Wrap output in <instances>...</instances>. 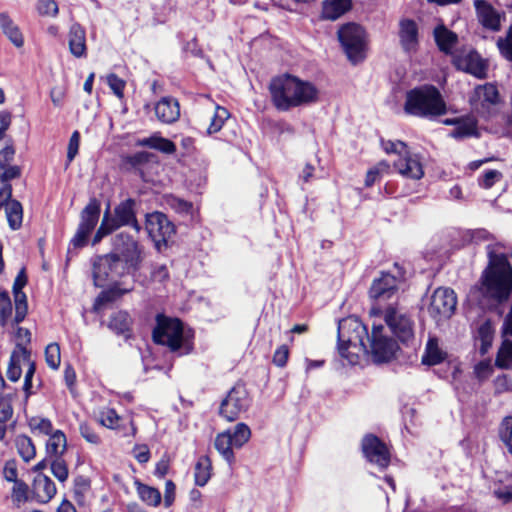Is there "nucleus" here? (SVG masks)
<instances>
[{
    "mask_svg": "<svg viewBox=\"0 0 512 512\" xmlns=\"http://www.w3.org/2000/svg\"><path fill=\"white\" fill-rule=\"evenodd\" d=\"M454 64L459 69L478 79L487 77L488 63L475 50L458 53L454 56Z\"/></svg>",
    "mask_w": 512,
    "mask_h": 512,
    "instance_id": "nucleus-18",
    "label": "nucleus"
},
{
    "mask_svg": "<svg viewBox=\"0 0 512 512\" xmlns=\"http://www.w3.org/2000/svg\"><path fill=\"white\" fill-rule=\"evenodd\" d=\"M130 324L129 314L125 311H118L112 314L108 326L117 334H123L129 330Z\"/></svg>",
    "mask_w": 512,
    "mask_h": 512,
    "instance_id": "nucleus-43",
    "label": "nucleus"
},
{
    "mask_svg": "<svg viewBox=\"0 0 512 512\" xmlns=\"http://www.w3.org/2000/svg\"><path fill=\"white\" fill-rule=\"evenodd\" d=\"M33 494L39 503H47L56 494V486L48 476L38 474L33 482Z\"/></svg>",
    "mask_w": 512,
    "mask_h": 512,
    "instance_id": "nucleus-27",
    "label": "nucleus"
},
{
    "mask_svg": "<svg viewBox=\"0 0 512 512\" xmlns=\"http://www.w3.org/2000/svg\"><path fill=\"white\" fill-rule=\"evenodd\" d=\"M500 102V95L497 87L494 84L486 83L478 85L470 97V104L473 109L482 113H489L491 106Z\"/></svg>",
    "mask_w": 512,
    "mask_h": 512,
    "instance_id": "nucleus-20",
    "label": "nucleus"
},
{
    "mask_svg": "<svg viewBox=\"0 0 512 512\" xmlns=\"http://www.w3.org/2000/svg\"><path fill=\"white\" fill-rule=\"evenodd\" d=\"M111 254L129 273L138 270L142 261V248L139 243L124 233H119L114 237Z\"/></svg>",
    "mask_w": 512,
    "mask_h": 512,
    "instance_id": "nucleus-7",
    "label": "nucleus"
},
{
    "mask_svg": "<svg viewBox=\"0 0 512 512\" xmlns=\"http://www.w3.org/2000/svg\"><path fill=\"white\" fill-rule=\"evenodd\" d=\"M68 44L73 56L77 58L86 56V32L80 24L74 23L71 25L68 34Z\"/></svg>",
    "mask_w": 512,
    "mask_h": 512,
    "instance_id": "nucleus-26",
    "label": "nucleus"
},
{
    "mask_svg": "<svg viewBox=\"0 0 512 512\" xmlns=\"http://www.w3.org/2000/svg\"><path fill=\"white\" fill-rule=\"evenodd\" d=\"M496 364L501 368L512 367V342H503L496 358Z\"/></svg>",
    "mask_w": 512,
    "mask_h": 512,
    "instance_id": "nucleus-52",
    "label": "nucleus"
},
{
    "mask_svg": "<svg viewBox=\"0 0 512 512\" xmlns=\"http://www.w3.org/2000/svg\"><path fill=\"white\" fill-rule=\"evenodd\" d=\"M455 292L449 288H438L432 296L428 307L430 316L437 322L449 319L456 309Z\"/></svg>",
    "mask_w": 512,
    "mask_h": 512,
    "instance_id": "nucleus-14",
    "label": "nucleus"
},
{
    "mask_svg": "<svg viewBox=\"0 0 512 512\" xmlns=\"http://www.w3.org/2000/svg\"><path fill=\"white\" fill-rule=\"evenodd\" d=\"M499 437L507 450L512 454V416L503 419L499 428Z\"/></svg>",
    "mask_w": 512,
    "mask_h": 512,
    "instance_id": "nucleus-51",
    "label": "nucleus"
},
{
    "mask_svg": "<svg viewBox=\"0 0 512 512\" xmlns=\"http://www.w3.org/2000/svg\"><path fill=\"white\" fill-rule=\"evenodd\" d=\"M399 39L402 49L406 53L415 52L419 45L418 26L411 19H402L399 22Z\"/></svg>",
    "mask_w": 512,
    "mask_h": 512,
    "instance_id": "nucleus-23",
    "label": "nucleus"
},
{
    "mask_svg": "<svg viewBox=\"0 0 512 512\" xmlns=\"http://www.w3.org/2000/svg\"><path fill=\"white\" fill-rule=\"evenodd\" d=\"M352 7L351 0H324L322 16L326 20H337Z\"/></svg>",
    "mask_w": 512,
    "mask_h": 512,
    "instance_id": "nucleus-33",
    "label": "nucleus"
},
{
    "mask_svg": "<svg viewBox=\"0 0 512 512\" xmlns=\"http://www.w3.org/2000/svg\"><path fill=\"white\" fill-rule=\"evenodd\" d=\"M251 437V430L245 423H238L233 429L223 431L215 437L214 447L221 457L232 467L235 463L233 448L244 446Z\"/></svg>",
    "mask_w": 512,
    "mask_h": 512,
    "instance_id": "nucleus-6",
    "label": "nucleus"
},
{
    "mask_svg": "<svg viewBox=\"0 0 512 512\" xmlns=\"http://www.w3.org/2000/svg\"><path fill=\"white\" fill-rule=\"evenodd\" d=\"M50 461L51 472L53 476L60 482H65L68 479L69 471L64 457L51 458Z\"/></svg>",
    "mask_w": 512,
    "mask_h": 512,
    "instance_id": "nucleus-47",
    "label": "nucleus"
},
{
    "mask_svg": "<svg viewBox=\"0 0 512 512\" xmlns=\"http://www.w3.org/2000/svg\"><path fill=\"white\" fill-rule=\"evenodd\" d=\"M26 284V277L24 275V272L21 271L17 278L15 279L14 285H13V293L15 296V302H16V322H20L23 320L25 313H26V305H25V299L26 296L22 292V288Z\"/></svg>",
    "mask_w": 512,
    "mask_h": 512,
    "instance_id": "nucleus-34",
    "label": "nucleus"
},
{
    "mask_svg": "<svg viewBox=\"0 0 512 512\" xmlns=\"http://www.w3.org/2000/svg\"><path fill=\"white\" fill-rule=\"evenodd\" d=\"M145 227L158 249L161 245H166L176 233L175 225L165 214L158 211L146 215Z\"/></svg>",
    "mask_w": 512,
    "mask_h": 512,
    "instance_id": "nucleus-13",
    "label": "nucleus"
},
{
    "mask_svg": "<svg viewBox=\"0 0 512 512\" xmlns=\"http://www.w3.org/2000/svg\"><path fill=\"white\" fill-rule=\"evenodd\" d=\"M444 125H457V128H476L477 121L473 115L460 116L456 118H447L442 120Z\"/></svg>",
    "mask_w": 512,
    "mask_h": 512,
    "instance_id": "nucleus-55",
    "label": "nucleus"
},
{
    "mask_svg": "<svg viewBox=\"0 0 512 512\" xmlns=\"http://www.w3.org/2000/svg\"><path fill=\"white\" fill-rule=\"evenodd\" d=\"M80 144V134L77 130L74 131L72 134L69 143H68V150H67V160L68 163L72 162L75 156L78 153Z\"/></svg>",
    "mask_w": 512,
    "mask_h": 512,
    "instance_id": "nucleus-64",
    "label": "nucleus"
},
{
    "mask_svg": "<svg viewBox=\"0 0 512 512\" xmlns=\"http://www.w3.org/2000/svg\"><path fill=\"white\" fill-rule=\"evenodd\" d=\"M136 144L139 146H147L167 154H171L175 151V145L172 141L156 134L151 137L138 140Z\"/></svg>",
    "mask_w": 512,
    "mask_h": 512,
    "instance_id": "nucleus-40",
    "label": "nucleus"
},
{
    "mask_svg": "<svg viewBox=\"0 0 512 512\" xmlns=\"http://www.w3.org/2000/svg\"><path fill=\"white\" fill-rule=\"evenodd\" d=\"M106 82L109 88L119 99L123 98L126 86V82L123 79L114 73H110L106 76Z\"/></svg>",
    "mask_w": 512,
    "mask_h": 512,
    "instance_id": "nucleus-57",
    "label": "nucleus"
},
{
    "mask_svg": "<svg viewBox=\"0 0 512 512\" xmlns=\"http://www.w3.org/2000/svg\"><path fill=\"white\" fill-rule=\"evenodd\" d=\"M36 10L41 16L56 17L59 12L58 4L55 0H38Z\"/></svg>",
    "mask_w": 512,
    "mask_h": 512,
    "instance_id": "nucleus-53",
    "label": "nucleus"
},
{
    "mask_svg": "<svg viewBox=\"0 0 512 512\" xmlns=\"http://www.w3.org/2000/svg\"><path fill=\"white\" fill-rule=\"evenodd\" d=\"M28 485L23 482H15L11 491V499L13 504L19 508L22 504L28 501Z\"/></svg>",
    "mask_w": 512,
    "mask_h": 512,
    "instance_id": "nucleus-49",
    "label": "nucleus"
},
{
    "mask_svg": "<svg viewBox=\"0 0 512 512\" xmlns=\"http://www.w3.org/2000/svg\"><path fill=\"white\" fill-rule=\"evenodd\" d=\"M338 39L347 55L354 64L365 58V32L355 23H347L338 31Z\"/></svg>",
    "mask_w": 512,
    "mask_h": 512,
    "instance_id": "nucleus-9",
    "label": "nucleus"
},
{
    "mask_svg": "<svg viewBox=\"0 0 512 512\" xmlns=\"http://www.w3.org/2000/svg\"><path fill=\"white\" fill-rule=\"evenodd\" d=\"M45 446L47 459L64 457L67 453V437L65 433L56 429L48 436Z\"/></svg>",
    "mask_w": 512,
    "mask_h": 512,
    "instance_id": "nucleus-29",
    "label": "nucleus"
},
{
    "mask_svg": "<svg viewBox=\"0 0 512 512\" xmlns=\"http://www.w3.org/2000/svg\"><path fill=\"white\" fill-rule=\"evenodd\" d=\"M113 231H115V226H112L110 224V222L108 220V210H106L103 215L101 224L93 238L92 244L96 245L97 243H99L102 240L103 237L112 233Z\"/></svg>",
    "mask_w": 512,
    "mask_h": 512,
    "instance_id": "nucleus-59",
    "label": "nucleus"
},
{
    "mask_svg": "<svg viewBox=\"0 0 512 512\" xmlns=\"http://www.w3.org/2000/svg\"><path fill=\"white\" fill-rule=\"evenodd\" d=\"M338 351L340 356L346 359L349 364L355 365L359 362V353L361 351L349 347L347 342H338ZM364 352L366 353L367 351Z\"/></svg>",
    "mask_w": 512,
    "mask_h": 512,
    "instance_id": "nucleus-56",
    "label": "nucleus"
},
{
    "mask_svg": "<svg viewBox=\"0 0 512 512\" xmlns=\"http://www.w3.org/2000/svg\"><path fill=\"white\" fill-rule=\"evenodd\" d=\"M269 90L274 106L280 111L307 106L319 98V91L312 82L290 74L273 78Z\"/></svg>",
    "mask_w": 512,
    "mask_h": 512,
    "instance_id": "nucleus-1",
    "label": "nucleus"
},
{
    "mask_svg": "<svg viewBox=\"0 0 512 512\" xmlns=\"http://www.w3.org/2000/svg\"><path fill=\"white\" fill-rule=\"evenodd\" d=\"M434 38L439 50L448 55L453 53V48L458 42L457 34L444 25H439L434 29Z\"/></svg>",
    "mask_w": 512,
    "mask_h": 512,
    "instance_id": "nucleus-32",
    "label": "nucleus"
},
{
    "mask_svg": "<svg viewBox=\"0 0 512 512\" xmlns=\"http://www.w3.org/2000/svg\"><path fill=\"white\" fill-rule=\"evenodd\" d=\"M155 114L163 124H173L180 117L178 101L172 97H163L155 105Z\"/></svg>",
    "mask_w": 512,
    "mask_h": 512,
    "instance_id": "nucleus-24",
    "label": "nucleus"
},
{
    "mask_svg": "<svg viewBox=\"0 0 512 512\" xmlns=\"http://www.w3.org/2000/svg\"><path fill=\"white\" fill-rule=\"evenodd\" d=\"M15 396L14 392L0 395V422H8L13 417L12 402Z\"/></svg>",
    "mask_w": 512,
    "mask_h": 512,
    "instance_id": "nucleus-46",
    "label": "nucleus"
},
{
    "mask_svg": "<svg viewBox=\"0 0 512 512\" xmlns=\"http://www.w3.org/2000/svg\"><path fill=\"white\" fill-rule=\"evenodd\" d=\"M447 358V351L444 350L439 339L436 337H429L425 351L422 355V363L428 366H434L442 363Z\"/></svg>",
    "mask_w": 512,
    "mask_h": 512,
    "instance_id": "nucleus-30",
    "label": "nucleus"
},
{
    "mask_svg": "<svg viewBox=\"0 0 512 512\" xmlns=\"http://www.w3.org/2000/svg\"><path fill=\"white\" fill-rule=\"evenodd\" d=\"M474 7L479 23L493 32L501 30V22L505 20L504 12H499L485 0H474Z\"/></svg>",
    "mask_w": 512,
    "mask_h": 512,
    "instance_id": "nucleus-21",
    "label": "nucleus"
},
{
    "mask_svg": "<svg viewBox=\"0 0 512 512\" xmlns=\"http://www.w3.org/2000/svg\"><path fill=\"white\" fill-rule=\"evenodd\" d=\"M124 163L139 171L144 177V171L152 168L154 165H157L158 160L155 154L142 151L126 156L124 158Z\"/></svg>",
    "mask_w": 512,
    "mask_h": 512,
    "instance_id": "nucleus-31",
    "label": "nucleus"
},
{
    "mask_svg": "<svg viewBox=\"0 0 512 512\" xmlns=\"http://www.w3.org/2000/svg\"><path fill=\"white\" fill-rule=\"evenodd\" d=\"M493 371L492 365L489 360H483L477 363L474 367L475 376L479 380L487 379Z\"/></svg>",
    "mask_w": 512,
    "mask_h": 512,
    "instance_id": "nucleus-63",
    "label": "nucleus"
},
{
    "mask_svg": "<svg viewBox=\"0 0 512 512\" xmlns=\"http://www.w3.org/2000/svg\"><path fill=\"white\" fill-rule=\"evenodd\" d=\"M45 361L51 369L57 370L59 368L61 363V353L60 346L57 343H50L46 346Z\"/></svg>",
    "mask_w": 512,
    "mask_h": 512,
    "instance_id": "nucleus-50",
    "label": "nucleus"
},
{
    "mask_svg": "<svg viewBox=\"0 0 512 512\" xmlns=\"http://www.w3.org/2000/svg\"><path fill=\"white\" fill-rule=\"evenodd\" d=\"M25 367L27 368V370L24 377L23 390L26 394V397L28 398L32 394V378L36 370L35 362L31 359V357L29 358Z\"/></svg>",
    "mask_w": 512,
    "mask_h": 512,
    "instance_id": "nucleus-62",
    "label": "nucleus"
},
{
    "mask_svg": "<svg viewBox=\"0 0 512 512\" xmlns=\"http://www.w3.org/2000/svg\"><path fill=\"white\" fill-rule=\"evenodd\" d=\"M367 340L374 361L378 363L390 361L398 350L397 342L387 334L385 327L375 322Z\"/></svg>",
    "mask_w": 512,
    "mask_h": 512,
    "instance_id": "nucleus-10",
    "label": "nucleus"
},
{
    "mask_svg": "<svg viewBox=\"0 0 512 512\" xmlns=\"http://www.w3.org/2000/svg\"><path fill=\"white\" fill-rule=\"evenodd\" d=\"M166 205L173 209L175 212L180 214H189L192 210V204L183 199L168 196L166 197Z\"/></svg>",
    "mask_w": 512,
    "mask_h": 512,
    "instance_id": "nucleus-54",
    "label": "nucleus"
},
{
    "mask_svg": "<svg viewBox=\"0 0 512 512\" xmlns=\"http://www.w3.org/2000/svg\"><path fill=\"white\" fill-rule=\"evenodd\" d=\"M397 274L382 272L379 278L373 280L369 290L370 297L376 302L373 307H380L381 302L391 299L398 293L402 274L395 265Z\"/></svg>",
    "mask_w": 512,
    "mask_h": 512,
    "instance_id": "nucleus-15",
    "label": "nucleus"
},
{
    "mask_svg": "<svg viewBox=\"0 0 512 512\" xmlns=\"http://www.w3.org/2000/svg\"><path fill=\"white\" fill-rule=\"evenodd\" d=\"M15 446L20 457L29 462L36 456V448L32 439L26 435H18L15 438Z\"/></svg>",
    "mask_w": 512,
    "mask_h": 512,
    "instance_id": "nucleus-41",
    "label": "nucleus"
},
{
    "mask_svg": "<svg viewBox=\"0 0 512 512\" xmlns=\"http://www.w3.org/2000/svg\"><path fill=\"white\" fill-rule=\"evenodd\" d=\"M367 327L356 317L339 321L338 342H347L349 347L358 351H367L365 340L368 339Z\"/></svg>",
    "mask_w": 512,
    "mask_h": 512,
    "instance_id": "nucleus-11",
    "label": "nucleus"
},
{
    "mask_svg": "<svg viewBox=\"0 0 512 512\" xmlns=\"http://www.w3.org/2000/svg\"><path fill=\"white\" fill-rule=\"evenodd\" d=\"M0 30L16 48L24 46V35L7 12H0Z\"/></svg>",
    "mask_w": 512,
    "mask_h": 512,
    "instance_id": "nucleus-25",
    "label": "nucleus"
},
{
    "mask_svg": "<svg viewBox=\"0 0 512 512\" xmlns=\"http://www.w3.org/2000/svg\"><path fill=\"white\" fill-rule=\"evenodd\" d=\"M362 450L366 459L376 464L381 469L386 468L390 463V454L386 445L376 436L367 435L362 441Z\"/></svg>",
    "mask_w": 512,
    "mask_h": 512,
    "instance_id": "nucleus-19",
    "label": "nucleus"
},
{
    "mask_svg": "<svg viewBox=\"0 0 512 512\" xmlns=\"http://www.w3.org/2000/svg\"><path fill=\"white\" fill-rule=\"evenodd\" d=\"M14 156L13 140L5 134V130H0V181L4 184L21 176L20 166L12 164Z\"/></svg>",
    "mask_w": 512,
    "mask_h": 512,
    "instance_id": "nucleus-16",
    "label": "nucleus"
},
{
    "mask_svg": "<svg viewBox=\"0 0 512 512\" xmlns=\"http://www.w3.org/2000/svg\"><path fill=\"white\" fill-rule=\"evenodd\" d=\"M501 178H502V173L500 171L488 170L479 179V185L484 189H490Z\"/></svg>",
    "mask_w": 512,
    "mask_h": 512,
    "instance_id": "nucleus-61",
    "label": "nucleus"
},
{
    "mask_svg": "<svg viewBox=\"0 0 512 512\" xmlns=\"http://www.w3.org/2000/svg\"><path fill=\"white\" fill-rule=\"evenodd\" d=\"M496 46L500 55L507 61L512 62V24L505 33V36L499 37Z\"/></svg>",
    "mask_w": 512,
    "mask_h": 512,
    "instance_id": "nucleus-45",
    "label": "nucleus"
},
{
    "mask_svg": "<svg viewBox=\"0 0 512 512\" xmlns=\"http://www.w3.org/2000/svg\"><path fill=\"white\" fill-rule=\"evenodd\" d=\"M370 314L373 316L383 315L385 323L399 340L405 342L413 337V323L399 307L388 305L384 310L381 307H372Z\"/></svg>",
    "mask_w": 512,
    "mask_h": 512,
    "instance_id": "nucleus-8",
    "label": "nucleus"
},
{
    "mask_svg": "<svg viewBox=\"0 0 512 512\" xmlns=\"http://www.w3.org/2000/svg\"><path fill=\"white\" fill-rule=\"evenodd\" d=\"M5 211L9 227L12 230H18L22 226L23 221L22 204L12 199L6 204Z\"/></svg>",
    "mask_w": 512,
    "mask_h": 512,
    "instance_id": "nucleus-38",
    "label": "nucleus"
},
{
    "mask_svg": "<svg viewBox=\"0 0 512 512\" xmlns=\"http://www.w3.org/2000/svg\"><path fill=\"white\" fill-rule=\"evenodd\" d=\"M121 421V416L114 409L104 408L99 413V422L109 429L118 428Z\"/></svg>",
    "mask_w": 512,
    "mask_h": 512,
    "instance_id": "nucleus-48",
    "label": "nucleus"
},
{
    "mask_svg": "<svg viewBox=\"0 0 512 512\" xmlns=\"http://www.w3.org/2000/svg\"><path fill=\"white\" fill-rule=\"evenodd\" d=\"M100 214V203L96 199L90 200L81 213L79 226L92 232L95 228Z\"/></svg>",
    "mask_w": 512,
    "mask_h": 512,
    "instance_id": "nucleus-35",
    "label": "nucleus"
},
{
    "mask_svg": "<svg viewBox=\"0 0 512 512\" xmlns=\"http://www.w3.org/2000/svg\"><path fill=\"white\" fill-rule=\"evenodd\" d=\"M405 111L419 117H436L446 113V104L435 86L423 85L407 93Z\"/></svg>",
    "mask_w": 512,
    "mask_h": 512,
    "instance_id": "nucleus-3",
    "label": "nucleus"
},
{
    "mask_svg": "<svg viewBox=\"0 0 512 512\" xmlns=\"http://www.w3.org/2000/svg\"><path fill=\"white\" fill-rule=\"evenodd\" d=\"M489 263L480 277L482 294L498 302L506 301L512 292V267L504 253L487 246Z\"/></svg>",
    "mask_w": 512,
    "mask_h": 512,
    "instance_id": "nucleus-2",
    "label": "nucleus"
},
{
    "mask_svg": "<svg viewBox=\"0 0 512 512\" xmlns=\"http://www.w3.org/2000/svg\"><path fill=\"white\" fill-rule=\"evenodd\" d=\"M28 426L34 434L49 436L54 429L51 420L41 416H33L28 420Z\"/></svg>",
    "mask_w": 512,
    "mask_h": 512,
    "instance_id": "nucleus-42",
    "label": "nucleus"
},
{
    "mask_svg": "<svg viewBox=\"0 0 512 512\" xmlns=\"http://www.w3.org/2000/svg\"><path fill=\"white\" fill-rule=\"evenodd\" d=\"M139 498L148 506L157 507L161 503V493L157 488L135 481Z\"/></svg>",
    "mask_w": 512,
    "mask_h": 512,
    "instance_id": "nucleus-37",
    "label": "nucleus"
},
{
    "mask_svg": "<svg viewBox=\"0 0 512 512\" xmlns=\"http://www.w3.org/2000/svg\"><path fill=\"white\" fill-rule=\"evenodd\" d=\"M495 329L490 321L482 323L477 331L476 341L480 342L479 351L481 355H485L491 345L494 338Z\"/></svg>",
    "mask_w": 512,
    "mask_h": 512,
    "instance_id": "nucleus-39",
    "label": "nucleus"
},
{
    "mask_svg": "<svg viewBox=\"0 0 512 512\" xmlns=\"http://www.w3.org/2000/svg\"><path fill=\"white\" fill-rule=\"evenodd\" d=\"M230 119L229 111L221 106H217L215 108L214 116L211 120L210 128H222L227 124V121Z\"/></svg>",
    "mask_w": 512,
    "mask_h": 512,
    "instance_id": "nucleus-60",
    "label": "nucleus"
},
{
    "mask_svg": "<svg viewBox=\"0 0 512 512\" xmlns=\"http://www.w3.org/2000/svg\"><path fill=\"white\" fill-rule=\"evenodd\" d=\"M12 314V303L7 292H0V321L4 326Z\"/></svg>",
    "mask_w": 512,
    "mask_h": 512,
    "instance_id": "nucleus-58",
    "label": "nucleus"
},
{
    "mask_svg": "<svg viewBox=\"0 0 512 512\" xmlns=\"http://www.w3.org/2000/svg\"><path fill=\"white\" fill-rule=\"evenodd\" d=\"M380 143L386 153H394L399 156L393 166L401 176L412 180H420L424 176L421 157L411 153L406 143L400 140L385 139H381Z\"/></svg>",
    "mask_w": 512,
    "mask_h": 512,
    "instance_id": "nucleus-4",
    "label": "nucleus"
},
{
    "mask_svg": "<svg viewBox=\"0 0 512 512\" xmlns=\"http://www.w3.org/2000/svg\"><path fill=\"white\" fill-rule=\"evenodd\" d=\"M153 339L157 344L167 346L172 352L179 351L180 355L188 354L192 349L184 337L183 325L178 319L158 316Z\"/></svg>",
    "mask_w": 512,
    "mask_h": 512,
    "instance_id": "nucleus-5",
    "label": "nucleus"
},
{
    "mask_svg": "<svg viewBox=\"0 0 512 512\" xmlns=\"http://www.w3.org/2000/svg\"><path fill=\"white\" fill-rule=\"evenodd\" d=\"M134 206L135 201L133 199H127L115 207L113 216L109 208L106 209L108 210V220L112 226H115V230L122 226L130 225L137 232L140 231L141 228L136 219Z\"/></svg>",
    "mask_w": 512,
    "mask_h": 512,
    "instance_id": "nucleus-22",
    "label": "nucleus"
},
{
    "mask_svg": "<svg viewBox=\"0 0 512 512\" xmlns=\"http://www.w3.org/2000/svg\"><path fill=\"white\" fill-rule=\"evenodd\" d=\"M30 356V351L22 346H18V349L12 353L7 369V377L10 381L16 382L20 379L22 367L26 366Z\"/></svg>",
    "mask_w": 512,
    "mask_h": 512,
    "instance_id": "nucleus-28",
    "label": "nucleus"
},
{
    "mask_svg": "<svg viewBox=\"0 0 512 512\" xmlns=\"http://www.w3.org/2000/svg\"><path fill=\"white\" fill-rule=\"evenodd\" d=\"M212 475V464L209 456L203 455L198 458L194 468V480L197 486H205Z\"/></svg>",
    "mask_w": 512,
    "mask_h": 512,
    "instance_id": "nucleus-36",
    "label": "nucleus"
},
{
    "mask_svg": "<svg viewBox=\"0 0 512 512\" xmlns=\"http://www.w3.org/2000/svg\"><path fill=\"white\" fill-rule=\"evenodd\" d=\"M127 274L130 273L111 253L97 257L93 263L94 282L98 287Z\"/></svg>",
    "mask_w": 512,
    "mask_h": 512,
    "instance_id": "nucleus-12",
    "label": "nucleus"
},
{
    "mask_svg": "<svg viewBox=\"0 0 512 512\" xmlns=\"http://www.w3.org/2000/svg\"><path fill=\"white\" fill-rule=\"evenodd\" d=\"M250 406V398L243 386L233 387L222 401L220 414L229 422L235 421Z\"/></svg>",
    "mask_w": 512,
    "mask_h": 512,
    "instance_id": "nucleus-17",
    "label": "nucleus"
},
{
    "mask_svg": "<svg viewBox=\"0 0 512 512\" xmlns=\"http://www.w3.org/2000/svg\"><path fill=\"white\" fill-rule=\"evenodd\" d=\"M493 494L503 503L512 501V477L499 480L494 486Z\"/></svg>",
    "mask_w": 512,
    "mask_h": 512,
    "instance_id": "nucleus-44",
    "label": "nucleus"
}]
</instances>
